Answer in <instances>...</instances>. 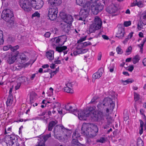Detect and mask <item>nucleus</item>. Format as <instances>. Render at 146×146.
<instances>
[{"label": "nucleus", "mask_w": 146, "mask_h": 146, "mask_svg": "<svg viewBox=\"0 0 146 146\" xmlns=\"http://www.w3.org/2000/svg\"><path fill=\"white\" fill-rule=\"evenodd\" d=\"M102 57V53L101 52H100L98 55V60H101Z\"/></svg>", "instance_id": "nucleus-62"}, {"label": "nucleus", "mask_w": 146, "mask_h": 146, "mask_svg": "<svg viewBox=\"0 0 146 146\" xmlns=\"http://www.w3.org/2000/svg\"><path fill=\"white\" fill-rule=\"evenodd\" d=\"M19 4L21 7L27 12L31 11V5H29L28 0H20Z\"/></svg>", "instance_id": "nucleus-9"}, {"label": "nucleus", "mask_w": 146, "mask_h": 146, "mask_svg": "<svg viewBox=\"0 0 146 146\" xmlns=\"http://www.w3.org/2000/svg\"><path fill=\"white\" fill-rule=\"evenodd\" d=\"M95 108V107L94 106L93 107H91L88 109V110L89 111V112L91 113V117H92V114H94Z\"/></svg>", "instance_id": "nucleus-36"}, {"label": "nucleus", "mask_w": 146, "mask_h": 146, "mask_svg": "<svg viewBox=\"0 0 146 146\" xmlns=\"http://www.w3.org/2000/svg\"><path fill=\"white\" fill-rule=\"evenodd\" d=\"M39 140L40 141V142L38 143V145L36 146H44L45 144H44L43 145H41V144H42V141H43L42 139L40 138L39 139Z\"/></svg>", "instance_id": "nucleus-53"}, {"label": "nucleus", "mask_w": 146, "mask_h": 146, "mask_svg": "<svg viewBox=\"0 0 146 146\" xmlns=\"http://www.w3.org/2000/svg\"><path fill=\"white\" fill-rule=\"evenodd\" d=\"M76 3L77 5L81 6L83 5L85 2L86 0H76Z\"/></svg>", "instance_id": "nucleus-41"}, {"label": "nucleus", "mask_w": 146, "mask_h": 146, "mask_svg": "<svg viewBox=\"0 0 146 146\" xmlns=\"http://www.w3.org/2000/svg\"><path fill=\"white\" fill-rule=\"evenodd\" d=\"M54 52L53 51L47 52L46 53V55L47 58L49 60H52L54 58Z\"/></svg>", "instance_id": "nucleus-23"}, {"label": "nucleus", "mask_w": 146, "mask_h": 146, "mask_svg": "<svg viewBox=\"0 0 146 146\" xmlns=\"http://www.w3.org/2000/svg\"><path fill=\"white\" fill-rule=\"evenodd\" d=\"M114 66L113 65L110 69V72H112L114 70Z\"/></svg>", "instance_id": "nucleus-63"}, {"label": "nucleus", "mask_w": 146, "mask_h": 146, "mask_svg": "<svg viewBox=\"0 0 146 146\" xmlns=\"http://www.w3.org/2000/svg\"><path fill=\"white\" fill-rule=\"evenodd\" d=\"M102 75V73L101 72L98 71V72L95 73L92 75L93 80L94 79V80L100 78Z\"/></svg>", "instance_id": "nucleus-27"}, {"label": "nucleus", "mask_w": 146, "mask_h": 146, "mask_svg": "<svg viewBox=\"0 0 146 146\" xmlns=\"http://www.w3.org/2000/svg\"><path fill=\"white\" fill-rule=\"evenodd\" d=\"M72 146H86L84 144H81L80 143L78 140H72Z\"/></svg>", "instance_id": "nucleus-25"}, {"label": "nucleus", "mask_w": 146, "mask_h": 146, "mask_svg": "<svg viewBox=\"0 0 146 146\" xmlns=\"http://www.w3.org/2000/svg\"><path fill=\"white\" fill-rule=\"evenodd\" d=\"M121 81L123 85H126L129 83H132L134 81V80L131 79L129 78L125 80H121Z\"/></svg>", "instance_id": "nucleus-31"}, {"label": "nucleus", "mask_w": 146, "mask_h": 146, "mask_svg": "<svg viewBox=\"0 0 146 146\" xmlns=\"http://www.w3.org/2000/svg\"><path fill=\"white\" fill-rule=\"evenodd\" d=\"M100 29L96 26L93 23L90 26L89 29V31L90 33H94L96 30Z\"/></svg>", "instance_id": "nucleus-22"}, {"label": "nucleus", "mask_w": 146, "mask_h": 146, "mask_svg": "<svg viewBox=\"0 0 146 146\" xmlns=\"http://www.w3.org/2000/svg\"><path fill=\"white\" fill-rule=\"evenodd\" d=\"M146 41V38L144 39L143 40L142 43L138 45V46L140 48L141 50L143 49V47L144 44Z\"/></svg>", "instance_id": "nucleus-46"}, {"label": "nucleus", "mask_w": 146, "mask_h": 146, "mask_svg": "<svg viewBox=\"0 0 146 146\" xmlns=\"http://www.w3.org/2000/svg\"><path fill=\"white\" fill-rule=\"evenodd\" d=\"M48 10V16L50 20L53 21L56 19L57 17L58 13L57 8L51 7L49 6Z\"/></svg>", "instance_id": "nucleus-6"}, {"label": "nucleus", "mask_w": 146, "mask_h": 146, "mask_svg": "<svg viewBox=\"0 0 146 146\" xmlns=\"http://www.w3.org/2000/svg\"><path fill=\"white\" fill-rule=\"evenodd\" d=\"M131 24V22L130 21H125L124 23V26L127 27L130 26Z\"/></svg>", "instance_id": "nucleus-50"}, {"label": "nucleus", "mask_w": 146, "mask_h": 146, "mask_svg": "<svg viewBox=\"0 0 146 146\" xmlns=\"http://www.w3.org/2000/svg\"><path fill=\"white\" fill-rule=\"evenodd\" d=\"M50 35V33L49 32H46L44 35V36L47 38H48Z\"/></svg>", "instance_id": "nucleus-57"}, {"label": "nucleus", "mask_w": 146, "mask_h": 146, "mask_svg": "<svg viewBox=\"0 0 146 146\" xmlns=\"http://www.w3.org/2000/svg\"><path fill=\"white\" fill-rule=\"evenodd\" d=\"M62 3V0H48V4L51 7L57 8Z\"/></svg>", "instance_id": "nucleus-13"}, {"label": "nucleus", "mask_w": 146, "mask_h": 146, "mask_svg": "<svg viewBox=\"0 0 146 146\" xmlns=\"http://www.w3.org/2000/svg\"><path fill=\"white\" fill-rule=\"evenodd\" d=\"M66 36H59L58 38H56L55 40L56 42V45L59 46H61L63 45L66 41Z\"/></svg>", "instance_id": "nucleus-14"}, {"label": "nucleus", "mask_w": 146, "mask_h": 146, "mask_svg": "<svg viewBox=\"0 0 146 146\" xmlns=\"http://www.w3.org/2000/svg\"><path fill=\"white\" fill-rule=\"evenodd\" d=\"M115 104L113 103L111 99L109 98H104L103 102H100L98 104L97 107L98 111L103 112L104 110L106 109L105 114L108 115L110 110H112L114 108Z\"/></svg>", "instance_id": "nucleus-1"}, {"label": "nucleus", "mask_w": 146, "mask_h": 146, "mask_svg": "<svg viewBox=\"0 0 146 146\" xmlns=\"http://www.w3.org/2000/svg\"><path fill=\"white\" fill-rule=\"evenodd\" d=\"M142 21L143 23L145 25H146V13L142 14Z\"/></svg>", "instance_id": "nucleus-38"}, {"label": "nucleus", "mask_w": 146, "mask_h": 146, "mask_svg": "<svg viewBox=\"0 0 146 146\" xmlns=\"http://www.w3.org/2000/svg\"><path fill=\"white\" fill-rule=\"evenodd\" d=\"M91 117L95 121H100L104 119V115L102 111L96 110L92 114Z\"/></svg>", "instance_id": "nucleus-10"}, {"label": "nucleus", "mask_w": 146, "mask_h": 146, "mask_svg": "<svg viewBox=\"0 0 146 146\" xmlns=\"http://www.w3.org/2000/svg\"><path fill=\"white\" fill-rule=\"evenodd\" d=\"M13 96H8L7 100L6 101V104L7 106H10L11 105L13 102Z\"/></svg>", "instance_id": "nucleus-29"}, {"label": "nucleus", "mask_w": 146, "mask_h": 146, "mask_svg": "<svg viewBox=\"0 0 146 146\" xmlns=\"http://www.w3.org/2000/svg\"><path fill=\"white\" fill-rule=\"evenodd\" d=\"M140 60V58L139 56L137 55L133 58L132 59V61L134 64H135L138 62Z\"/></svg>", "instance_id": "nucleus-35"}, {"label": "nucleus", "mask_w": 146, "mask_h": 146, "mask_svg": "<svg viewBox=\"0 0 146 146\" xmlns=\"http://www.w3.org/2000/svg\"><path fill=\"white\" fill-rule=\"evenodd\" d=\"M53 104H54V106L53 107V108L54 110L55 108H57V109H59L61 107V104L60 103H59L58 102H54L53 103Z\"/></svg>", "instance_id": "nucleus-34"}, {"label": "nucleus", "mask_w": 146, "mask_h": 146, "mask_svg": "<svg viewBox=\"0 0 146 146\" xmlns=\"http://www.w3.org/2000/svg\"><path fill=\"white\" fill-rule=\"evenodd\" d=\"M83 47H85L91 45V43L89 41L85 42L82 43Z\"/></svg>", "instance_id": "nucleus-49"}, {"label": "nucleus", "mask_w": 146, "mask_h": 146, "mask_svg": "<svg viewBox=\"0 0 146 146\" xmlns=\"http://www.w3.org/2000/svg\"><path fill=\"white\" fill-rule=\"evenodd\" d=\"M62 28L64 31L67 33H68L70 30V25L67 24L63 25L62 26Z\"/></svg>", "instance_id": "nucleus-26"}, {"label": "nucleus", "mask_w": 146, "mask_h": 146, "mask_svg": "<svg viewBox=\"0 0 146 146\" xmlns=\"http://www.w3.org/2000/svg\"><path fill=\"white\" fill-rule=\"evenodd\" d=\"M80 135L77 131H75L74 132L72 136V140H78V138L80 137Z\"/></svg>", "instance_id": "nucleus-30"}, {"label": "nucleus", "mask_w": 146, "mask_h": 146, "mask_svg": "<svg viewBox=\"0 0 146 146\" xmlns=\"http://www.w3.org/2000/svg\"><path fill=\"white\" fill-rule=\"evenodd\" d=\"M134 98L135 101L138 100L139 99V95L136 93H134Z\"/></svg>", "instance_id": "nucleus-45"}, {"label": "nucleus", "mask_w": 146, "mask_h": 146, "mask_svg": "<svg viewBox=\"0 0 146 146\" xmlns=\"http://www.w3.org/2000/svg\"><path fill=\"white\" fill-rule=\"evenodd\" d=\"M3 32L0 30V45L3 44L4 40L3 38Z\"/></svg>", "instance_id": "nucleus-40"}, {"label": "nucleus", "mask_w": 146, "mask_h": 146, "mask_svg": "<svg viewBox=\"0 0 146 146\" xmlns=\"http://www.w3.org/2000/svg\"><path fill=\"white\" fill-rule=\"evenodd\" d=\"M97 126L94 124L90 125L84 123L82 127V133L85 135L94 137L96 135L98 131Z\"/></svg>", "instance_id": "nucleus-2"}, {"label": "nucleus", "mask_w": 146, "mask_h": 146, "mask_svg": "<svg viewBox=\"0 0 146 146\" xmlns=\"http://www.w3.org/2000/svg\"><path fill=\"white\" fill-rule=\"evenodd\" d=\"M81 54V53L80 52L79 50L74 51L73 52V54L74 56H76L78 54Z\"/></svg>", "instance_id": "nucleus-59"}, {"label": "nucleus", "mask_w": 146, "mask_h": 146, "mask_svg": "<svg viewBox=\"0 0 146 146\" xmlns=\"http://www.w3.org/2000/svg\"><path fill=\"white\" fill-rule=\"evenodd\" d=\"M67 49V47L66 46H57L56 48V51L59 52H61Z\"/></svg>", "instance_id": "nucleus-28"}, {"label": "nucleus", "mask_w": 146, "mask_h": 146, "mask_svg": "<svg viewBox=\"0 0 146 146\" xmlns=\"http://www.w3.org/2000/svg\"><path fill=\"white\" fill-rule=\"evenodd\" d=\"M65 109L68 111L73 113L75 115L76 113V111H78V110H75L73 108V107L71 106L69 104H67L65 105Z\"/></svg>", "instance_id": "nucleus-21"}, {"label": "nucleus", "mask_w": 146, "mask_h": 146, "mask_svg": "<svg viewBox=\"0 0 146 146\" xmlns=\"http://www.w3.org/2000/svg\"><path fill=\"white\" fill-rule=\"evenodd\" d=\"M11 45H8L6 46H4L3 48V50L4 51H7L9 49H10Z\"/></svg>", "instance_id": "nucleus-51"}, {"label": "nucleus", "mask_w": 146, "mask_h": 146, "mask_svg": "<svg viewBox=\"0 0 146 146\" xmlns=\"http://www.w3.org/2000/svg\"><path fill=\"white\" fill-rule=\"evenodd\" d=\"M63 128V126L58 125L55 127L53 131L54 136L56 139L59 140L62 139Z\"/></svg>", "instance_id": "nucleus-4"}, {"label": "nucleus", "mask_w": 146, "mask_h": 146, "mask_svg": "<svg viewBox=\"0 0 146 146\" xmlns=\"http://www.w3.org/2000/svg\"><path fill=\"white\" fill-rule=\"evenodd\" d=\"M51 137V134L50 133H49L48 134L46 135L45 136H44L43 137H42L41 138L42 139V140L43 141H42V144H41V145H44V144H45L46 141L48 139V138L50 137Z\"/></svg>", "instance_id": "nucleus-33"}, {"label": "nucleus", "mask_w": 146, "mask_h": 146, "mask_svg": "<svg viewBox=\"0 0 146 146\" xmlns=\"http://www.w3.org/2000/svg\"><path fill=\"white\" fill-rule=\"evenodd\" d=\"M93 23L100 29L102 25V22L100 18L96 16L95 17Z\"/></svg>", "instance_id": "nucleus-17"}, {"label": "nucleus", "mask_w": 146, "mask_h": 146, "mask_svg": "<svg viewBox=\"0 0 146 146\" xmlns=\"http://www.w3.org/2000/svg\"><path fill=\"white\" fill-rule=\"evenodd\" d=\"M56 73V71H54L52 72H50L49 73H48L46 74L47 75H48L46 76V78H48L50 76V78H52V77L54 75V74H55Z\"/></svg>", "instance_id": "nucleus-39"}, {"label": "nucleus", "mask_w": 146, "mask_h": 146, "mask_svg": "<svg viewBox=\"0 0 146 146\" xmlns=\"http://www.w3.org/2000/svg\"><path fill=\"white\" fill-rule=\"evenodd\" d=\"M136 5H137L139 7H143V4L141 1H137L136 0L133 2L132 6H134Z\"/></svg>", "instance_id": "nucleus-32"}, {"label": "nucleus", "mask_w": 146, "mask_h": 146, "mask_svg": "<svg viewBox=\"0 0 146 146\" xmlns=\"http://www.w3.org/2000/svg\"><path fill=\"white\" fill-rule=\"evenodd\" d=\"M103 6L98 1L94 3L91 6V11L94 15L97 14L103 9Z\"/></svg>", "instance_id": "nucleus-7"}, {"label": "nucleus", "mask_w": 146, "mask_h": 146, "mask_svg": "<svg viewBox=\"0 0 146 146\" xmlns=\"http://www.w3.org/2000/svg\"><path fill=\"white\" fill-rule=\"evenodd\" d=\"M17 55L13 54H9V55L7 62L9 64L13 63L16 60Z\"/></svg>", "instance_id": "nucleus-18"}, {"label": "nucleus", "mask_w": 146, "mask_h": 146, "mask_svg": "<svg viewBox=\"0 0 146 146\" xmlns=\"http://www.w3.org/2000/svg\"><path fill=\"white\" fill-rule=\"evenodd\" d=\"M70 83L66 85V86L64 87V90L65 92L67 93H73V90L69 87L70 86Z\"/></svg>", "instance_id": "nucleus-24"}, {"label": "nucleus", "mask_w": 146, "mask_h": 146, "mask_svg": "<svg viewBox=\"0 0 146 146\" xmlns=\"http://www.w3.org/2000/svg\"><path fill=\"white\" fill-rule=\"evenodd\" d=\"M44 2L42 0L37 1L35 3L32 4V6L36 9H39L43 6Z\"/></svg>", "instance_id": "nucleus-15"}, {"label": "nucleus", "mask_w": 146, "mask_h": 146, "mask_svg": "<svg viewBox=\"0 0 146 146\" xmlns=\"http://www.w3.org/2000/svg\"><path fill=\"white\" fill-rule=\"evenodd\" d=\"M21 85V83L19 82L15 86V89L16 90L18 89L20 87Z\"/></svg>", "instance_id": "nucleus-56"}, {"label": "nucleus", "mask_w": 146, "mask_h": 146, "mask_svg": "<svg viewBox=\"0 0 146 146\" xmlns=\"http://www.w3.org/2000/svg\"><path fill=\"white\" fill-rule=\"evenodd\" d=\"M107 138L104 137H101L99 139L97 140L96 141L98 142L101 143H104L106 141Z\"/></svg>", "instance_id": "nucleus-37"}, {"label": "nucleus", "mask_w": 146, "mask_h": 146, "mask_svg": "<svg viewBox=\"0 0 146 146\" xmlns=\"http://www.w3.org/2000/svg\"><path fill=\"white\" fill-rule=\"evenodd\" d=\"M116 50L118 54H121L123 52L122 49L119 47H118L116 48Z\"/></svg>", "instance_id": "nucleus-47"}, {"label": "nucleus", "mask_w": 146, "mask_h": 146, "mask_svg": "<svg viewBox=\"0 0 146 146\" xmlns=\"http://www.w3.org/2000/svg\"><path fill=\"white\" fill-rule=\"evenodd\" d=\"M19 48V46L18 45H16L12 47L11 45L10 50L13 52H15Z\"/></svg>", "instance_id": "nucleus-42"}, {"label": "nucleus", "mask_w": 146, "mask_h": 146, "mask_svg": "<svg viewBox=\"0 0 146 146\" xmlns=\"http://www.w3.org/2000/svg\"><path fill=\"white\" fill-rule=\"evenodd\" d=\"M90 7V3L89 1L87 2L81 9L80 15L84 18H86L89 14Z\"/></svg>", "instance_id": "nucleus-5"}, {"label": "nucleus", "mask_w": 146, "mask_h": 146, "mask_svg": "<svg viewBox=\"0 0 146 146\" xmlns=\"http://www.w3.org/2000/svg\"><path fill=\"white\" fill-rule=\"evenodd\" d=\"M137 26V28L139 30H141V29L142 28L143 25L140 23V24H139V23L138 24Z\"/></svg>", "instance_id": "nucleus-58"}, {"label": "nucleus", "mask_w": 146, "mask_h": 146, "mask_svg": "<svg viewBox=\"0 0 146 146\" xmlns=\"http://www.w3.org/2000/svg\"><path fill=\"white\" fill-rule=\"evenodd\" d=\"M40 15V14L39 13H38V12H35L34 14H33L32 15V17H39Z\"/></svg>", "instance_id": "nucleus-54"}, {"label": "nucleus", "mask_w": 146, "mask_h": 146, "mask_svg": "<svg viewBox=\"0 0 146 146\" xmlns=\"http://www.w3.org/2000/svg\"><path fill=\"white\" fill-rule=\"evenodd\" d=\"M117 10V8L113 4L110 5L106 9V11L110 13H114Z\"/></svg>", "instance_id": "nucleus-16"}, {"label": "nucleus", "mask_w": 146, "mask_h": 146, "mask_svg": "<svg viewBox=\"0 0 146 146\" xmlns=\"http://www.w3.org/2000/svg\"><path fill=\"white\" fill-rule=\"evenodd\" d=\"M60 108H59V109H57V110L59 113L60 114H62L65 113L64 112H63L62 110V109L60 110Z\"/></svg>", "instance_id": "nucleus-61"}, {"label": "nucleus", "mask_w": 146, "mask_h": 146, "mask_svg": "<svg viewBox=\"0 0 146 146\" xmlns=\"http://www.w3.org/2000/svg\"><path fill=\"white\" fill-rule=\"evenodd\" d=\"M1 17L10 25L14 23V15L13 11L9 9H5L2 11Z\"/></svg>", "instance_id": "nucleus-3"}, {"label": "nucleus", "mask_w": 146, "mask_h": 146, "mask_svg": "<svg viewBox=\"0 0 146 146\" xmlns=\"http://www.w3.org/2000/svg\"><path fill=\"white\" fill-rule=\"evenodd\" d=\"M134 68V67L133 66H131L129 67V68L128 69V70L131 72L133 70Z\"/></svg>", "instance_id": "nucleus-60"}, {"label": "nucleus", "mask_w": 146, "mask_h": 146, "mask_svg": "<svg viewBox=\"0 0 146 146\" xmlns=\"http://www.w3.org/2000/svg\"><path fill=\"white\" fill-rule=\"evenodd\" d=\"M63 129V134L62 139H67L68 136H70L71 133L72 131L71 130L67 129L64 127Z\"/></svg>", "instance_id": "nucleus-19"}, {"label": "nucleus", "mask_w": 146, "mask_h": 146, "mask_svg": "<svg viewBox=\"0 0 146 146\" xmlns=\"http://www.w3.org/2000/svg\"><path fill=\"white\" fill-rule=\"evenodd\" d=\"M19 55L20 56V58L21 60H24L26 59V58L25 57L26 56L24 53H20L19 54Z\"/></svg>", "instance_id": "nucleus-48"}, {"label": "nucleus", "mask_w": 146, "mask_h": 146, "mask_svg": "<svg viewBox=\"0 0 146 146\" xmlns=\"http://www.w3.org/2000/svg\"><path fill=\"white\" fill-rule=\"evenodd\" d=\"M132 50V48L131 46H129L126 50V53H129V54L131 52Z\"/></svg>", "instance_id": "nucleus-55"}, {"label": "nucleus", "mask_w": 146, "mask_h": 146, "mask_svg": "<svg viewBox=\"0 0 146 146\" xmlns=\"http://www.w3.org/2000/svg\"><path fill=\"white\" fill-rule=\"evenodd\" d=\"M11 146H19V144L16 143L15 144L14 143L11 142Z\"/></svg>", "instance_id": "nucleus-64"}, {"label": "nucleus", "mask_w": 146, "mask_h": 146, "mask_svg": "<svg viewBox=\"0 0 146 146\" xmlns=\"http://www.w3.org/2000/svg\"><path fill=\"white\" fill-rule=\"evenodd\" d=\"M137 144L138 146H143L144 144L141 139H138Z\"/></svg>", "instance_id": "nucleus-43"}, {"label": "nucleus", "mask_w": 146, "mask_h": 146, "mask_svg": "<svg viewBox=\"0 0 146 146\" xmlns=\"http://www.w3.org/2000/svg\"><path fill=\"white\" fill-rule=\"evenodd\" d=\"M117 27L118 30L116 36L119 38H122L124 37L125 33L124 26L122 24H119L117 25Z\"/></svg>", "instance_id": "nucleus-11"}, {"label": "nucleus", "mask_w": 146, "mask_h": 146, "mask_svg": "<svg viewBox=\"0 0 146 146\" xmlns=\"http://www.w3.org/2000/svg\"><path fill=\"white\" fill-rule=\"evenodd\" d=\"M75 115L78 116V118L80 120L84 119L85 117L91 116V113L89 112V111L86 109L83 111L81 110H79L78 111H76Z\"/></svg>", "instance_id": "nucleus-8"}, {"label": "nucleus", "mask_w": 146, "mask_h": 146, "mask_svg": "<svg viewBox=\"0 0 146 146\" xmlns=\"http://www.w3.org/2000/svg\"><path fill=\"white\" fill-rule=\"evenodd\" d=\"M60 16L62 19L64 20V22L66 24L70 25L72 23L73 18L71 15H67L65 13H62L60 14Z\"/></svg>", "instance_id": "nucleus-12"}, {"label": "nucleus", "mask_w": 146, "mask_h": 146, "mask_svg": "<svg viewBox=\"0 0 146 146\" xmlns=\"http://www.w3.org/2000/svg\"><path fill=\"white\" fill-rule=\"evenodd\" d=\"M26 78L24 76H22L21 77H20L18 79V80L19 81H20V83H23L25 81V80H26Z\"/></svg>", "instance_id": "nucleus-44"}, {"label": "nucleus", "mask_w": 146, "mask_h": 146, "mask_svg": "<svg viewBox=\"0 0 146 146\" xmlns=\"http://www.w3.org/2000/svg\"><path fill=\"white\" fill-rule=\"evenodd\" d=\"M58 123V121L56 120L50 121L48 124V130L49 131H51L53 127L57 124Z\"/></svg>", "instance_id": "nucleus-20"}, {"label": "nucleus", "mask_w": 146, "mask_h": 146, "mask_svg": "<svg viewBox=\"0 0 146 146\" xmlns=\"http://www.w3.org/2000/svg\"><path fill=\"white\" fill-rule=\"evenodd\" d=\"M86 36H85L84 37H81L80 39L78 41V43H80L85 40L86 39Z\"/></svg>", "instance_id": "nucleus-52"}]
</instances>
